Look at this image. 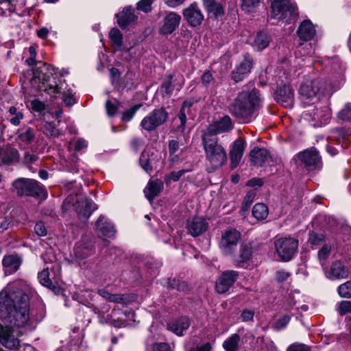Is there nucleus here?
<instances>
[{
    "label": "nucleus",
    "instance_id": "obj_1",
    "mask_svg": "<svg viewBox=\"0 0 351 351\" xmlns=\"http://www.w3.org/2000/svg\"><path fill=\"white\" fill-rule=\"evenodd\" d=\"M29 285L21 280L10 282L0 292V317L12 335H23L34 328L36 319L29 307Z\"/></svg>",
    "mask_w": 351,
    "mask_h": 351
},
{
    "label": "nucleus",
    "instance_id": "obj_2",
    "mask_svg": "<svg viewBox=\"0 0 351 351\" xmlns=\"http://www.w3.org/2000/svg\"><path fill=\"white\" fill-rule=\"evenodd\" d=\"M261 106V101L258 90H243L237 95L230 106V112L236 118L243 121H249L255 111Z\"/></svg>",
    "mask_w": 351,
    "mask_h": 351
},
{
    "label": "nucleus",
    "instance_id": "obj_3",
    "mask_svg": "<svg viewBox=\"0 0 351 351\" xmlns=\"http://www.w3.org/2000/svg\"><path fill=\"white\" fill-rule=\"evenodd\" d=\"M202 145L205 153L206 171L208 173L216 171L226 162V149L216 136L210 134H204L202 136Z\"/></svg>",
    "mask_w": 351,
    "mask_h": 351
},
{
    "label": "nucleus",
    "instance_id": "obj_4",
    "mask_svg": "<svg viewBox=\"0 0 351 351\" xmlns=\"http://www.w3.org/2000/svg\"><path fill=\"white\" fill-rule=\"evenodd\" d=\"M42 258L48 265L38 273V278L40 284L55 291L57 289L56 284L60 280V264L55 260L51 250L46 252Z\"/></svg>",
    "mask_w": 351,
    "mask_h": 351
},
{
    "label": "nucleus",
    "instance_id": "obj_5",
    "mask_svg": "<svg viewBox=\"0 0 351 351\" xmlns=\"http://www.w3.org/2000/svg\"><path fill=\"white\" fill-rule=\"evenodd\" d=\"M53 73V69L44 64L40 69L34 71L33 80L34 83L38 84V87L40 90L55 96L60 92L61 88L58 86Z\"/></svg>",
    "mask_w": 351,
    "mask_h": 351
},
{
    "label": "nucleus",
    "instance_id": "obj_6",
    "mask_svg": "<svg viewBox=\"0 0 351 351\" xmlns=\"http://www.w3.org/2000/svg\"><path fill=\"white\" fill-rule=\"evenodd\" d=\"M13 191L19 196H30L46 199L47 193L44 186L34 179L19 178L12 184Z\"/></svg>",
    "mask_w": 351,
    "mask_h": 351
},
{
    "label": "nucleus",
    "instance_id": "obj_7",
    "mask_svg": "<svg viewBox=\"0 0 351 351\" xmlns=\"http://www.w3.org/2000/svg\"><path fill=\"white\" fill-rule=\"evenodd\" d=\"M295 15V7L289 0H271V19L289 23Z\"/></svg>",
    "mask_w": 351,
    "mask_h": 351
},
{
    "label": "nucleus",
    "instance_id": "obj_8",
    "mask_svg": "<svg viewBox=\"0 0 351 351\" xmlns=\"http://www.w3.org/2000/svg\"><path fill=\"white\" fill-rule=\"evenodd\" d=\"M241 241V233L234 228L226 230L221 234L219 248L223 256L232 255Z\"/></svg>",
    "mask_w": 351,
    "mask_h": 351
},
{
    "label": "nucleus",
    "instance_id": "obj_9",
    "mask_svg": "<svg viewBox=\"0 0 351 351\" xmlns=\"http://www.w3.org/2000/svg\"><path fill=\"white\" fill-rule=\"evenodd\" d=\"M274 245L278 256L282 261H288L297 252L298 241L292 237H280L275 240Z\"/></svg>",
    "mask_w": 351,
    "mask_h": 351
},
{
    "label": "nucleus",
    "instance_id": "obj_10",
    "mask_svg": "<svg viewBox=\"0 0 351 351\" xmlns=\"http://www.w3.org/2000/svg\"><path fill=\"white\" fill-rule=\"evenodd\" d=\"M168 117L169 114L165 108L154 109L142 119L140 125L143 130L152 132L164 124Z\"/></svg>",
    "mask_w": 351,
    "mask_h": 351
},
{
    "label": "nucleus",
    "instance_id": "obj_11",
    "mask_svg": "<svg viewBox=\"0 0 351 351\" xmlns=\"http://www.w3.org/2000/svg\"><path fill=\"white\" fill-rule=\"evenodd\" d=\"M303 116L308 121L313 122L314 126H322L326 124L331 117V112L326 105L315 106L313 109L305 110Z\"/></svg>",
    "mask_w": 351,
    "mask_h": 351
},
{
    "label": "nucleus",
    "instance_id": "obj_12",
    "mask_svg": "<svg viewBox=\"0 0 351 351\" xmlns=\"http://www.w3.org/2000/svg\"><path fill=\"white\" fill-rule=\"evenodd\" d=\"M0 344L5 348L10 350L16 351H32L33 348L29 345H26L20 349V341L19 339L12 335V332L3 325L0 324Z\"/></svg>",
    "mask_w": 351,
    "mask_h": 351
},
{
    "label": "nucleus",
    "instance_id": "obj_13",
    "mask_svg": "<svg viewBox=\"0 0 351 351\" xmlns=\"http://www.w3.org/2000/svg\"><path fill=\"white\" fill-rule=\"evenodd\" d=\"M298 157L304 167L308 171L322 168L321 156L315 148L308 149L299 153Z\"/></svg>",
    "mask_w": 351,
    "mask_h": 351
},
{
    "label": "nucleus",
    "instance_id": "obj_14",
    "mask_svg": "<svg viewBox=\"0 0 351 351\" xmlns=\"http://www.w3.org/2000/svg\"><path fill=\"white\" fill-rule=\"evenodd\" d=\"M239 277V273L234 270H226L221 273L216 281L215 289L218 293H226L233 287Z\"/></svg>",
    "mask_w": 351,
    "mask_h": 351
},
{
    "label": "nucleus",
    "instance_id": "obj_15",
    "mask_svg": "<svg viewBox=\"0 0 351 351\" xmlns=\"http://www.w3.org/2000/svg\"><path fill=\"white\" fill-rule=\"evenodd\" d=\"M253 67V58L249 54H245L242 61L239 62L231 73V78L236 83L243 81L250 73Z\"/></svg>",
    "mask_w": 351,
    "mask_h": 351
},
{
    "label": "nucleus",
    "instance_id": "obj_16",
    "mask_svg": "<svg viewBox=\"0 0 351 351\" xmlns=\"http://www.w3.org/2000/svg\"><path fill=\"white\" fill-rule=\"evenodd\" d=\"M182 15L184 19L193 27L199 26L204 19V16L196 3H193L183 9Z\"/></svg>",
    "mask_w": 351,
    "mask_h": 351
},
{
    "label": "nucleus",
    "instance_id": "obj_17",
    "mask_svg": "<svg viewBox=\"0 0 351 351\" xmlns=\"http://www.w3.org/2000/svg\"><path fill=\"white\" fill-rule=\"evenodd\" d=\"M319 90V82L317 80H306L300 85L299 93L303 101L308 103L317 100Z\"/></svg>",
    "mask_w": 351,
    "mask_h": 351
},
{
    "label": "nucleus",
    "instance_id": "obj_18",
    "mask_svg": "<svg viewBox=\"0 0 351 351\" xmlns=\"http://www.w3.org/2000/svg\"><path fill=\"white\" fill-rule=\"evenodd\" d=\"M95 252L94 244L91 241L82 239L74 248L75 260L80 265L85 263V259Z\"/></svg>",
    "mask_w": 351,
    "mask_h": 351
},
{
    "label": "nucleus",
    "instance_id": "obj_19",
    "mask_svg": "<svg viewBox=\"0 0 351 351\" xmlns=\"http://www.w3.org/2000/svg\"><path fill=\"white\" fill-rule=\"evenodd\" d=\"M75 208L79 218L82 221H85L97 208V206L91 199L82 197L77 200Z\"/></svg>",
    "mask_w": 351,
    "mask_h": 351
},
{
    "label": "nucleus",
    "instance_id": "obj_20",
    "mask_svg": "<svg viewBox=\"0 0 351 351\" xmlns=\"http://www.w3.org/2000/svg\"><path fill=\"white\" fill-rule=\"evenodd\" d=\"M158 161L157 153L150 149L144 150L139 158L141 167L148 173L157 168Z\"/></svg>",
    "mask_w": 351,
    "mask_h": 351
},
{
    "label": "nucleus",
    "instance_id": "obj_21",
    "mask_svg": "<svg viewBox=\"0 0 351 351\" xmlns=\"http://www.w3.org/2000/svg\"><path fill=\"white\" fill-rule=\"evenodd\" d=\"M208 223L203 217H194L187 221L188 232L193 237H197L204 233L208 229Z\"/></svg>",
    "mask_w": 351,
    "mask_h": 351
},
{
    "label": "nucleus",
    "instance_id": "obj_22",
    "mask_svg": "<svg viewBox=\"0 0 351 351\" xmlns=\"http://www.w3.org/2000/svg\"><path fill=\"white\" fill-rule=\"evenodd\" d=\"M181 21V16L175 12H169L163 19V25L160 32L165 35L172 34L178 27Z\"/></svg>",
    "mask_w": 351,
    "mask_h": 351
},
{
    "label": "nucleus",
    "instance_id": "obj_23",
    "mask_svg": "<svg viewBox=\"0 0 351 351\" xmlns=\"http://www.w3.org/2000/svg\"><path fill=\"white\" fill-rule=\"evenodd\" d=\"M246 147L245 141L242 138L237 139L232 144L230 151V167L236 168L240 163Z\"/></svg>",
    "mask_w": 351,
    "mask_h": 351
},
{
    "label": "nucleus",
    "instance_id": "obj_24",
    "mask_svg": "<svg viewBox=\"0 0 351 351\" xmlns=\"http://www.w3.org/2000/svg\"><path fill=\"white\" fill-rule=\"evenodd\" d=\"M23 258L16 253L5 255L2 260V265L5 272L10 274L16 272L21 265Z\"/></svg>",
    "mask_w": 351,
    "mask_h": 351
},
{
    "label": "nucleus",
    "instance_id": "obj_25",
    "mask_svg": "<svg viewBox=\"0 0 351 351\" xmlns=\"http://www.w3.org/2000/svg\"><path fill=\"white\" fill-rule=\"evenodd\" d=\"M232 128V123L231 119L228 116H225L209 126L208 134L215 136L216 134L226 132Z\"/></svg>",
    "mask_w": 351,
    "mask_h": 351
},
{
    "label": "nucleus",
    "instance_id": "obj_26",
    "mask_svg": "<svg viewBox=\"0 0 351 351\" xmlns=\"http://www.w3.org/2000/svg\"><path fill=\"white\" fill-rule=\"evenodd\" d=\"M270 155L265 148L254 147L250 153V162L254 165L262 166L270 160Z\"/></svg>",
    "mask_w": 351,
    "mask_h": 351
},
{
    "label": "nucleus",
    "instance_id": "obj_27",
    "mask_svg": "<svg viewBox=\"0 0 351 351\" xmlns=\"http://www.w3.org/2000/svg\"><path fill=\"white\" fill-rule=\"evenodd\" d=\"M315 28L309 20L303 21L297 30L298 37L304 41L311 40L315 36Z\"/></svg>",
    "mask_w": 351,
    "mask_h": 351
},
{
    "label": "nucleus",
    "instance_id": "obj_28",
    "mask_svg": "<svg viewBox=\"0 0 351 351\" xmlns=\"http://www.w3.org/2000/svg\"><path fill=\"white\" fill-rule=\"evenodd\" d=\"M97 232L99 236L112 237L115 234L113 225L104 216H100L96 222Z\"/></svg>",
    "mask_w": 351,
    "mask_h": 351
},
{
    "label": "nucleus",
    "instance_id": "obj_29",
    "mask_svg": "<svg viewBox=\"0 0 351 351\" xmlns=\"http://www.w3.org/2000/svg\"><path fill=\"white\" fill-rule=\"evenodd\" d=\"M252 252L251 243H243L240 247L238 256L234 259V265L238 267H243V264L251 259Z\"/></svg>",
    "mask_w": 351,
    "mask_h": 351
},
{
    "label": "nucleus",
    "instance_id": "obj_30",
    "mask_svg": "<svg viewBox=\"0 0 351 351\" xmlns=\"http://www.w3.org/2000/svg\"><path fill=\"white\" fill-rule=\"evenodd\" d=\"M293 92L289 86L284 85L276 90V99L278 102L283 106H291L293 101Z\"/></svg>",
    "mask_w": 351,
    "mask_h": 351
},
{
    "label": "nucleus",
    "instance_id": "obj_31",
    "mask_svg": "<svg viewBox=\"0 0 351 351\" xmlns=\"http://www.w3.org/2000/svg\"><path fill=\"white\" fill-rule=\"evenodd\" d=\"M163 189V183L159 180H152L148 182L144 190L145 197L149 202L158 196Z\"/></svg>",
    "mask_w": 351,
    "mask_h": 351
},
{
    "label": "nucleus",
    "instance_id": "obj_32",
    "mask_svg": "<svg viewBox=\"0 0 351 351\" xmlns=\"http://www.w3.org/2000/svg\"><path fill=\"white\" fill-rule=\"evenodd\" d=\"M190 326L189 319L186 317H182L177 320L168 324V330L172 331L178 336L183 335V332L186 330Z\"/></svg>",
    "mask_w": 351,
    "mask_h": 351
},
{
    "label": "nucleus",
    "instance_id": "obj_33",
    "mask_svg": "<svg viewBox=\"0 0 351 351\" xmlns=\"http://www.w3.org/2000/svg\"><path fill=\"white\" fill-rule=\"evenodd\" d=\"M204 5L210 17L217 19L224 14V9L221 4L215 0H203Z\"/></svg>",
    "mask_w": 351,
    "mask_h": 351
},
{
    "label": "nucleus",
    "instance_id": "obj_34",
    "mask_svg": "<svg viewBox=\"0 0 351 351\" xmlns=\"http://www.w3.org/2000/svg\"><path fill=\"white\" fill-rule=\"evenodd\" d=\"M269 41L267 34L263 32H260L250 38L252 47L257 51L265 49L269 45Z\"/></svg>",
    "mask_w": 351,
    "mask_h": 351
},
{
    "label": "nucleus",
    "instance_id": "obj_35",
    "mask_svg": "<svg viewBox=\"0 0 351 351\" xmlns=\"http://www.w3.org/2000/svg\"><path fill=\"white\" fill-rule=\"evenodd\" d=\"M36 138V132L33 128H27L19 132L17 141L21 146H27L32 143Z\"/></svg>",
    "mask_w": 351,
    "mask_h": 351
},
{
    "label": "nucleus",
    "instance_id": "obj_36",
    "mask_svg": "<svg viewBox=\"0 0 351 351\" xmlns=\"http://www.w3.org/2000/svg\"><path fill=\"white\" fill-rule=\"evenodd\" d=\"M117 23L122 29L125 28L135 19V16L131 8H125L121 12L116 14Z\"/></svg>",
    "mask_w": 351,
    "mask_h": 351
},
{
    "label": "nucleus",
    "instance_id": "obj_37",
    "mask_svg": "<svg viewBox=\"0 0 351 351\" xmlns=\"http://www.w3.org/2000/svg\"><path fill=\"white\" fill-rule=\"evenodd\" d=\"M348 269L340 261L334 262L330 267V274L333 278H346L348 276Z\"/></svg>",
    "mask_w": 351,
    "mask_h": 351
},
{
    "label": "nucleus",
    "instance_id": "obj_38",
    "mask_svg": "<svg viewBox=\"0 0 351 351\" xmlns=\"http://www.w3.org/2000/svg\"><path fill=\"white\" fill-rule=\"evenodd\" d=\"M173 81V75H169L165 78L160 88V93L162 97H170L173 94L175 87Z\"/></svg>",
    "mask_w": 351,
    "mask_h": 351
},
{
    "label": "nucleus",
    "instance_id": "obj_39",
    "mask_svg": "<svg viewBox=\"0 0 351 351\" xmlns=\"http://www.w3.org/2000/svg\"><path fill=\"white\" fill-rule=\"evenodd\" d=\"M192 104V102L188 101H186L183 103L178 114V118L179 120L180 121V125L177 128L178 131L182 132L184 131L185 124L186 121V114L190 111Z\"/></svg>",
    "mask_w": 351,
    "mask_h": 351
},
{
    "label": "nucleus",
    "instance_id": "obj_40",
    "mask_svg": "<svg viewBox=\"0 0 351 351\" xmlns=\"http://www.w3.org/2000/svg\"><path fill=\"white\" fill-rule=\"evenodd\" d=\"M268 208L267 206L262 203L256 204L252 209V215L257 220H264L268 216Z\"/></svg>",
    "mask_w": 351,
    "mask_h": 351
},
{
    "label": "nucleus",
    "instance_id": "obj_41",
    "mask_svg": "<svg viewBox=\"0 0 351 351\" xmlns=\"http://www.w3.org/2000/svg\"><path fill=\"white\" fill-rule=\"evenodd\" d=\"M240 339L238 334H233L223 342V347L226 351H237Z\"/></svg>",
    "mask_w": 351,
    "mask_h": 351
},
{
    "label": "nucleus",
    "instance_id": "obj_42",
    "mask_svg": "<svg viewBox=\"0 0 351 351\" xmlns=\"http://www.w3.org/2000/svg\"><path fill=\"white\" fill-rule=\"evenodd\" d=\"M9 121L13 125H19L21 121L23 119V114L21 111L18 110L15 106H12L9 108Z\"/></svg>",
    "mask_w": 351,
    "mask_h": 351
},
{
    "label": "nucleus",
    "instance_id": "obj_43",
    "mask_svg": "<svg viewBox=\"0 0 351 351\" xmlns=\"http://www.w3.org/2000/svg\"><path fill=\"white\" fill-rule=\"evenodd\" d=\"M325 241V235L322 233L312 232L308 234V242L312 248H316L322 245Z\"/></svg>",
    "mask_w": 351,
    "mask_h": 351
},
{
    "label": "nucleus",
    "instance_id": "obj_44",
    "mask_svg": "<svg viewBox=\"0 0 351 351\" xmlns=\"http://www.w3.org/2000/svg\"><path fill=\"white\" fill-rule=\"evenodd\" d=\"M109 37L114 46L119 49L122 46L123 40L120 31L117 28H112L109 33Z\"/></svg>",
    "mask_w": 351,
    "mask_h": 351
},
{
    "label": "nucleus",
    "instance_id": "obj_45",
    "mask_svg": "<svg viewBox=\"0 0 351 351\" xmlns=\"http://www.w3.org/2000/svg\"><path fill=\"white\" fill-rule=\"evenodd\" d=\"M1 150L3 152L2 160L5 162H12L18 160L19 152L16 149L8 148Z\"/></svg>",
    "mask_w": 351,
    "mask_h": 351
},
{
    "label": "nucleus",
    "instance_id": "obj_46",
    "mask_svg": "<svg viewBox=\"0 0 351 351\" xmlns=\"http://www.w3.org/2000/svg\"><path fill=\"white\" fill-rule=\"evenodd\" d=\"M43 132L48 136L56 137L60 134L59 130L50 122L43 123Z\"/></svg>",
    "mask_w": 351,
    "mask_h": 351
},
{
    "label": "nucleus",
    "instance_id": "obj_47",
    "mask_svg": "<svg viewBox=\"0 0 351 351\" xmlns=\"http://www.w3.org/2000/svg\"><path fill=\"white\" fill-rule=\"evenodd\" d=\"M332 247L329 243H325L322 248L318 251L317 256L322 265L328 258Z\"/></svg>",
    "mask_w": 351,
    "mask_h": 351
},
{
    "label": "nucleus",
    "instance_id": "obj_48",
    "mask_svg": "<svg viewBox=\"0 0 351 351\" xmlns=\"http://www.w3.org/2000/svg\"><path fill=\"white\" fill-rule=\"evenodd\" d=\"M345 131L342 128H334L330 130L328 138L340 143L344 139Z\"/></svg>",
    "mask_w": 351,
    "mask_h": 351
},
{
    "label": "nucleus",
    "instance_id": "obj_49",
    "mask_svg": "<svg viewBox=\"0 0 351 351\" xmlns=\"http://www.w3.org/2000/svg\"><path fill=\"white\" fill-rule=\"evenodd\" d=\"M338 292L341 298H351V281L341 285L338 288Z\"/></svg>",
    "mask_w": 351,
    "mask_h": 351
},
{
    "label": "nucleus",
    "instance_id": "obj_50",
    "mask_svg": "<svg viewBox=\"0 0 351 351\" xmlns=\"http://www.w3.org/2000/svg\"><path fill=\"white\" fill-rule=\"evenodd\" d=\"M338 118L344 121L351 122V103H347L338 113Z\"/></svg>",
    "mask_w": 351,
    "mask_h": 351
},
{
    "label": "nucleus",
    "instance_id": "obj_51",
    "mask_svg": "<svg viewBox=\"0 0 351 351\" xmlns=\"http://www.w3.org/2000/svg\"><path fill=\"white\" fill-rule=\"evenodd\" d=\"M142 104H136L125 111L122 114L121 119L124 121H130L135 115L136 112L140 109Z\"/></svg>",
    "mask_w": 351,
    "mask_h": 351
},
{
    "label": "nucleus",
    "instance_id": "obj_52",
    "mask_svg": "<svg viewBox=\"0 0 351 351\" xmlns=\"http://www.w3.org/2000/svg\"><path fill=\"white\" fill-rule=\"evenodd\" d=\"M261 0H242L241 8L243 10L250 12L256 8Z\"/></svg>",
    "mask_w": 351,
    "mask_h": 351
},
{
    "label": "nucleus",
    "instance_id": "obj_53",
    "mask_svg": "<svg viewBox=\"0 0 351 351\" xmlns=\"http://www.w3.org/2000/svg\"><path fill=\"white\" fill-rule=\"evenodd\" d=\"M118 108L117 101H115L114 103L112 102L110 100H108L106 102V112L109 117L114 116L117 112Z\"/></svg>",
    "mask_w": 351,
    "mask_h": 351
},
{
    "label": "nucleus",
    "instance_id": "obj_54",
    "mask_svg": "<svg viewBox=\"0 0 351 351\" xmlns=\"http://www.w3.org/2000/svg\"><path fill=\"white\" fill-rule=\"evenodd\" d=\"M255 311L254 309L245 308L241 311V319L243 322H251L254 320Z\"/></svg>",
    "mask_w": 351,
    "mask_h": 351
},
{
    "label": "nucleus",
    "instance_id": "obj_55",
    "mask_svg": "<svg viewBox=\"0 0 351 351\" xmlns=\"http://www.w3.org/2000/svg\"><path fill=\"white\" fill-rule=\"evenodd\" d=\"M351 312V302L341 301L339 305V313L341 315H346Z\"/></svg>",
    "mask_w": 351,
    "mask_h": 351
},
{
    "label": "nucleus",
    "instance_id": "obj_56",
    "mask_svg": "<svg viewBox=\"0 0 351 351\" xmlns=\"http://www.w3.org/2000/svg\"><path fill=\"white\" fill-rule=\"evenodd\" d=\"M290 317L289 315H285L282 317L278 319L274 324V328L277 330L284 328L290 322Z\"/></svg>",
    "mask_w": 351,
    "mask_h": 351
},
{
    "label": "nucleus",
    "instance_id": "obj_57",
    "mask_svg": "<svg viewBox=\"0 0 351 351\" xmlns=\"http://www.w3.org/2000/svg\"><path fill=\"white\" fill-rule=\"evenodd\" d=\"M30 106L33 110L38 112H41L45 109V104L38 99L31 101Z\"/></svg>",
    "mask_w": 351,
    "mask_h": 351
},
{
    "label": "nucleus",
    "instance_id": "obj_58",
    "mask_svg": "<svg viewBox=\"0 0 351 351\" xmlns=\"http://www.w3.org/2000/svg\"><path fill=\"white\" fill-rule=\"evenodd\" d=\"M151 0H141L137 3V8L139 10H142L145 12H147L151 10Z\"/></svg>",
    "mask_w": 351,
    "mask_h": 351
},
{
    "label": "nucleus",
    "instance_id": "obj_59",
    "mask_svg": "<svg viewBox=\"0 0 351 351\" xmlns=\"http://www.w3.org/2000/svg\"><path fill=\"white\" fill-rule=\"evenodd\" d=\"M143 145V139L139 137H134L130 141L131 148L135 152H137Z\"/></svg>",
    "mask_w": 351,
    "mask_h": 351
},
{
    "label": "nucleus",
    "instance_id": "obj_60",
    "mask_svg": "<svg viewBox=\"0 0 351 351\" xmlns=\"http://www.w3.org/2000/svg\"><path fill=\"white\" fill-rule=\"evenodd\" d=\"M34 232L39 237H44L47 234V230L43 222H38L36 223Z\"/></svg>",
    "mask_w": 351,
    "mask_h": 351
},
{
    "label": "nucleus",
    "instance_id": "obj_61",
    "mask_svg": "<svg viewBox=\"0 0 351 351\" xmlns=\"http://www.w3.org/2000/svg\"><path fill=\"white\" fill-rule=\"evenodd\" d=\"M28 51L29 53V57L26 60V62L29 66L34 65L36 64V51L35 47H34V46L29 47Z\"/></svg>",
    "mask_w": 351,
    "mask_h": 351
},
{
    "label": "nucleus",
    "instance_id": "obj_62",
    "mask_svg": "<svg viewBox=\"0 0 351 351\" xmlns=\"http://www.w3.org/2000/svg\"><path fill=\"white\" fill-rule=\"evenodd\" d=\"M287 351H310V349L304 344L293 343L288 348Z\"/></svg>",
    "mask_w": 351,
    "mask_h": 351
},
{
    "label": "nucleus",
    "instance_id": "obj_63",
    "mask_svg": "<svg viewBox=\"0 0 351 351\" xmlns=\"http://www.w3.org/2000/svg\"><path fill=\"white\" fill-rule=\"evenodd\" d=\"M152 349V351H171L170 346L166 343H154Z\"/></svg>",
    "mask_w": 351,
    "mask_h": 351
},
{
    "label": "nucleus",
    "instance_id": "obj_64",
    "mask_svg": "<svg viewBox=\"0 0 351 351\" xmlns=\"http://www.w3.org/2000/svg\"><path fill=\"white\" fill-rule=\"evenodd\" d=\"M88 146V143L83 138H78L75 143V150L77 152L81 151Z\"/></svg>",
    "mask_w": 351,
    "mask_h": 351
}]
</instances>
